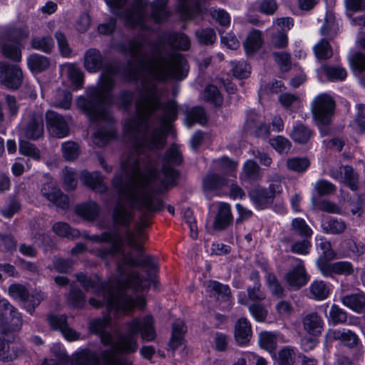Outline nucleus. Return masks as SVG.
<instances>
[{
  "label": "nucleus",
  "instance_id": "e433bc0d",
  "mask_svg": "<svg viewBox=\"0 0 365 365\" xmlns=\"http://www.w3.org/2000/svg\"><path fill=\"white\" fill-rule=\"evenodd\" d=\"M253 202L259 209L264 208L272 202L274 192L267 189H255L250 193Z\"/></svg>",
  "mask_w": 365,
  "mask_h": 365
},
{
  "label": "nucleus",
  "instance_id": "864d4df0",
  "mask_svg": "<svg viewBox=\"0 0 365 365\" xmlns=\"http://www.w3.org/2000/svg\"><path fill=\"white\" fill-rule=\"evenodd\" d=\"M19 151L20 154L32 158L33 160H40V150L35 145L27 140H19Z\"/></svg>",
  "mask_w": 365,
  "mask_h": 365
},
{
  "label": "nucleus",
  "instance_id": "ea45409f",
  "mask_svg": "<svg viewBox=\"0 0 365 365\" xmlns=\"http://www.w3.org/2000/svg\"><path fill=\"white\" fill-rule=\"evenodd\" d=\"M73 365H100L98 354L88 350H82L73 355Z\"/></svg>",
  "mask_w": 365,
  "mask_h": 365
},
{
  "label": "nucleus",
  "instance_id": "6e6552de",
  "mask_svg": "<svg viewBox=\"0 0 365 365\" xmlns=\"http://www.w3.org/2000/svg\"><path fill=\"white\" fill-rule=\"evenodd\" d=\"M22 326L21 314L7 300H0V332L2 334L17 331Z\"/></svg>",
  "mask_w": 365,
  "mask_h": 365
},
{
  "label": "nucleus",
  "instance_id": "0eeeda50",
  "mask_svg": "<svg viewBox=\"0 0 365 365\" xmlns=\"http://www.w3.org/2000/svg\"><path fill=\"white\" fill-rule=\"evenodd\" d=\"M335 108L336 103L329 94L321 93L313 101L312 103V116L321 133L331 123Z\"/></svg>",
  "mask_w": 365,
  "mask_h": 365
},
{
  "label": "nucleus",
  "instance_id": "c756f323",
  "mask_svg": "<svg viewBox=\"0 0 365 365\" xmlns=\"http://www.w3.org/2000/svg\"><path fill=\"white\" fill-rule=\"evenodd\" d=\"M11 339V333L2 334L0 332V360L3 361H11L17 357L16 349L10 345Z\"/></svg>",
  "mask_w": 365,
  "mask_h": 365
},
{
  "label": "nucleus",
  "instance_id": "1a4fd4ad",
  "mask_svg": "<svg viewBox=\"0 0 365 365\" xmlns=\"http://www.w3.org/2000/svg\"><path fill=\"white\" fill-rule=\"evenodd\" d=\"M168 132V130L162 127L155 128L149 137L143 135L140 138H135L134 146L150 152L162 150L167 144Z\"/></svg>",
  "mask_w": 365,
  "mask_h": 365
},
{
  "label": "nucleus",
  "instance_id": "7ed1b4c3",
  "mask_svg": "<svg viewBox=\"0 0 365 365\" xmlns=\"http://www.w3.org/2000/svg\"><path fill=\"white\" fill-rule=\"evenodd\" d=\"M77 280L86 290H91L92 293L102 297V300L91 298L89 304L97 309L106 306L109 311L115 310L116 312H128L134 307L143 309L145 300L143 297L139 296L135 299L124 294L123 288H130L133 290H143L148 287V279L142 277L138 272H132L126 279L120 283L113 285L110 282L104 284L99 280L88 278L84 274H76Z\"/></svg>",
  "mask_w": 365,
  "mask_h": 365
},
{
  "label": "nucleus",
  "instance_id": "f704fd0d",
  "mask_svg": "<svg viewBox=\"0 0 365 365\" xmlns=\"http://www.w3.org/2000/svg\"><path fill=\"white\" fill-rule=\"evenodd\" d=\"M252 334L251 326L249 322L245 319H240L235 324V337L237 342L240 344H247Z\"/></svg>",
  "mask_w": 365,
  "mask_h": 365
},
{
  "label": "nucleus",
  "instance_id": "39448f33",
  "mask_svg": "<svg viewBox=\"0 0 365 365\" xmlns=\"http://www.w3.org/2000/svg\"><path fill=\"white\" fill-rule=\"evenodd\" d=\"M77 104L91 124L97 123L99 120L106 122L105 124L98 126L93 133L94 138L98 140L103 145L118 138L115 121L109 109V108L113 107V106H110L108 102L91 103L89 101L83 100H78Z\"/></svg>",
  "mask_w": 365,
  "mask_h": 365
},
{
  "label": "nucleus",
  "instance_id": "f8f14e48",
  "mask_svg": "<svg viewBox=\"0 0 365 365\" xmlns=\"http://www.w3.org/2000/svg\"><path fill=\"white\" fill-rule=\"evenodd\" d=\"M0 78L7 88L16 91L23 83V73L18 66L0 62Z\"/></svg>",
  "mask_w": 365,
  "mask_h": 365
},
{
  "label": "nucleus",
  "instance_id": "393cba45",
  "mask_svg": "<svg viewBox=\"0 0 365 365\" xmlns=\"http://www.w3.org/2000/svg\"><path fill=\"white\" fill-rule=\"evenodd\" d=\"M82 182L94 192L104 193L107 191V186L103 183L101 176L98 173H88L83 171L81 174Z\"/></svg>",
  "mask_w": 365,
  "mask_h": 365
},
{
  "label": "nucleus",
  "instance_id": "4be33fe9",
  "mask_svg": "<svg viewBox=\"0 0 365 365\" xmlns=\"http://www.w3.org/2000/svg\"><path fill=\"white\" fill-rule=\"evenodd\" d=\"M75 212L85 220L93 222L98 218L101 207L97 202L90 200L78 205L75 208Z\"/></svg>",
  "mask_w": 365,
  "mask_h": 365
},
{
  "label": "nucleus",
  "instance_id": "338daca9",
  "mask_svg": "<svg viewBox=\"0 0 365 365\" xmlns=\"http://www.w3.org/2000/svg\"><path fill=\"white\" fill-rule=\"evenodd\" d=\"M260 169L255 161H246L244 165L243 175L250 180H256L260 177Z\"/></svg>",
  "mask_w": 365,
  "mask_h": 365
},
{
  "label": "nucleus",
  "instance_id": "412c9836",
  "mask_svg": "<svg viewBox=\"0 0 365 365\" xmlns=\"http://www.w3.org/2000/svg\"><path fill=\"white\" fill-rule=\"evenodd\" d=\"M48 321L53 329L60 330L68 340L73 341L78 339V334L68 326L66 317L64 315H50Z\"/></svg>",
  "mask_w": 365,
  "mask_h": 365
},
{
  "label": "nucleus",
  "instance_id": "9b49d317",
  "mask_svg": "<svg viewBox=\"0 0 365 365\" xmlns=\"http://www.w3.org/2000/svg\"><path fill=\"white\" fill-rule=\"evenodd\" d=\"M44 125L41 116L29 115L19 125V134L21 138L37 140L43 135Z\"/></svg>",
  "mask_w": 365,
  "mask_h": 365
},
{
  "label": "nucleus",
  "instance_id": "a211bd4d",
  "mask_svg": "<svg viewBox=\"0 0 365 365\" xmlns=\"http://www.w3.org/2000/svg\"><path fill=\"white\" fill-rule=\"evenodd\" d=\"M176 10L180 15L187 19H192L202 14L201 0H176Z\"/></svg>",
  "mask_w": 365,
  "mask_h": 365
},
{
  "label": "nucleus",
  "instance_id": "2f4dec72",
  "mask_svg": "<svg viewBox=\"0 0 365 365\" xmlns=\"http://www.w3.org/2000/svg\"><path fill=\"white\" fill-rule=\"evenodd\" d=\"M341 303L352 309L353 311L361 313L365 309V294L362 292L347 294L341 298Z\"/></svg>",
  "mask_w": 365,
  "mask_h": 365
},
{
  "label": "nucleus",
  "instance_id": "69168bd1",
  "mask_svg": "<svg viewBox=\"0 0 365 365\" xmlns=\"http://www.w3.org/2000/svg\"><path fill=\"white\" fill-rule=\"evenodd\" d=\"M295 351L290 346H285L278 354L279 365H292L295 359Z\"/></svg>",
  "mask_w": 365,
  "mask_h": 365
},
{
  "label": "nucleus",
  "instance_id": "6ab92c4d",
  "mask_svg": "<svg viewBox=\"0 0 365 365\" xmlns=\"http://www.w3.org/2000/svg\"><path fill=\"white\" fill-rule=\"evenodd\" d=\"M163 110V115L160 118V123L163 125L162 128L169 130L173 127V123L178 118V113L180 107L175 100H169L162 106Z\"/></svg>",
  "mask_w": 365,
  "mask_h": 365
},
{
  "label": "nucleus",
  "instance_id": "2eb2a0df",
  "mask_svg": "<svg viewBox=\"0 0 365 365\" xmlns=\"http://www.w3.org/2000/svg\"><path fill=\"white\" fill-rule=\"evenodd\" d=\"M182 112L185 115L184 124L191 128L195 124L206 125L208 122V115L205 108L202 106H190L184 104Z\"/></svg>",
  "mask_w": 365,
  "mask_h": 365
},
{
  "label": "nucleus",
  "instance_id": "f03ea898",
  "mask_svg": "<svg viewBox=\"0 0 365 365\" xmlns=\"http://www.w3.org/2000/svg\"><path fill=\"white\" fill-rule=\"evenodd\" d=\"M142 61H137L134 64L122 65L118 61L106 62L101 69L97 86L91 88L86 97H79L78 100L108 102L118 110L124 113L130 112L135 99L134 92L128 88H123L113 95L116 86L115 77L120 76L126 83L134 82L138 78V71L143 68Z\"/></svg>",
  "mask_w": 365,
  "mask_h": 365
},
{
  "label": "nucleus",
  "instance_id": "09e8293b",
  "mask_svg": "<svg viewBox=\"0 0 365 365\" xmlns=\"http://www.w3.org/2000/svg\"><path fill=\"white\" fill-rule=\"evenodd\" d=\"M323 71L327 79L331 82L344 81L347 76L346 69L339 66L324 65Z\"/></svg>",
  "mask_w": 365,
  "mask_h": 365
},
{
  "label": "nucleus",
  "instance_id": "473e14b6",
  "mask_svg": "<svg viewBox=\"0 0 365 365\" xmlns=\"http://www.w3.org/2000/svg\"><path fill=\"white\" fill-rule=\"evenodd\" d=\"M312 135V130L302 123L297 122L293 126L289 136L294 142L304 145L310 140Z\"/></svg>",
  "mask_w": 365,
  "mask_h": 365
},
{
  "label": "nucleus",
  "instance_id": "603ef678",
  "mask_svg": "<svg viewBox=\"0 0 365 365\" xmlns=\"http://www.w3.org/2000/svg\"><path fill=\"white\" fill-rule=\"evenodd\" d=\"M232 73L234 78L243 80L250 76L251 71L250 65L245 61L232 62Z\"/></svg>",
  "mask_w": 365,
  "mask_h": 365
},
{
  "label": "nucleus",
  "instance_id": "f3484780",
  "mask_svg": "<svg viewBox=\"0 0 365 365\" xmlns=\"http://www.w3.org/2000/svg\"><path fill=\"white\" fill-rule=\"evenodd\" d=\"M105 57L99 49L90 48L84 54L83 66L90 73H96L104 67L106 63Z\"/></svg>",
  "mask_w": 365,
  "mask_h": 365
},
{
  "label": "nucleus",
  "instance_id": "8fccbe9b",
  "mask_svg": "<svg viewBox=\"0 0 365 365\" xmlns=\"http://www.w3.org/2000/svg\"><path fill=\"white\" fill-rule=\"evenodd\" d=\"M31 45L33 48L49 54L52 52L54 41L50 36L34 37L31 40Z\"/></svg>",
  "mask_w": 365,
  "mask_h": 365
},
{
  "label": "nucleus",
  "instance_id": "58836bf2",
  "mask_svg": "<svg viewBox=\"0 0 365 365\" xmlns=\"http://www.w3.org/2000/svg\"><path fill=\"white\" fill-rule=\"evenodd\" d=\"M93 253L98 257L102 259H106L108 257H114L117 254H120L121 258L119 261L123 259V253H125L123 250V242L121 240L117 242H113L109 247H101L96 249L93 251Z\"/></svg>",
  "mask_w": 365,
  "mask_h": 365
},
{
  "label": "nucleus",
  "instance_id": "c9c22d12",
  "mask_svg": "<svg viewBox=\"0 0 365 365\" xmlns=\"http://www.w3.org/2000/svg\"><path fill=\"white\" fill-rule=\"evenodd\" d=\"M168 42L174 46L178 50L187 51L190 49L191 43L188 36L180 31H173L167 34Z\"/></svg>",
  "mask_w": 365,
  "mask_h": 365
},
{
  "label": "nucleus",
  "instance_id": "dca6fc26",
  "mask_svg": "<svg viewBox=\"0 0 365 365\" xmlns=\"http://www.w3.org/2000/svg\"><path fill=\"white\" fill-rule=\"evenodd\" d=\"M145 41L143 35H138L135 38L130 40L128 43L125 41H117L112 45V48L124 55L132 56H143L140 49L143 48V43Z\"/></svg>",
  "mask_w": 365,
  "mask_h": 365
},
{
  "label": "nucleus",
  "instance_id": "ddd939ff",
  "mask_svg": "<svg viewBox=\"0 0 365 365\" xmlns=\"http://www.w3.org/2000/svg\"><path fill=\"white\" fill-rule=\"evenodd\" d=\"M48 129L58 138L66 137L69 128L63 116L53 110H48L45 115Z\"/></svg>",
  "mask_w": 365,
  "mask_h": 365
},
{
  "label": "nucleus",
  "instance_id": "774afa93",
  "mask_svg": "<svg viewBox=\"0 0 365 365\" xmlns=\"http://www.w3.org/2000/svg\"><path fill=\"white\" fill-rule=\"evenodd\" d=\"M356 113L354 118V123L360 133H365V104H356Z\"/></svg>",
  "mask_w": 365,
  "mask_h": 365
},
{
  "label": "nucleus",
  "instance_id": "e2e57ef3",
  "mask_svg": "<svg viewBox=\"0 0 365 365\" xmlns=\"http://www.w3.org/2000/svg\"><path fill=\"white\" fill-rule=\"evenodd\" d=\"M195 36L199 42L205 46L212 45L216 40L215 31L212 28H205L197 31Z\"/></svg>",
  "mask_w": 365,
  "mask_h": 365
},
{
  "label": "nucleus",
  "instance_id": "f257e3e1",
  "mask_svg": "<svg viewBox=\"0 0 365 365\" xmlns=\"http://www.w3.org/2000/svg\"><path fill=\"white\" fill-rule=\"evenodd\" d=\"M178 176L170 161H165L160 172L150 166L148 171L139 173L133 182L118 189L119 198L113 209V221L128 227L133 219V210L149 212L160 210L161 201L154 193L162 187L173 184Z\"/></svg>",
  "mask_w": 365,
  "mask_h": 365
},
{
  "label": "nucleus",
  "instance_id": "13d9d810",
  "mask_svg": "<svg viewBox=\"0 0 365 365\" xmlns=\"http://www.w3.org/2000/svg\"><path fill=\"white\" fill-rule=\"evenodd\" d=\"M259 343L262 349L271 352L277 346V337L272 332L263 331L259 334Z\"/></svg>",
  "mask_w": 365,
  "mask_h": 365
},
{
  "label": "nucleus",
  "instance_id": "72a5a7b5",
  "mask_svg": "<svg viewBox=\"0 0 365 365\" xmlns=\"http://www.w3.org/2000/svg\"><path fill=\"white\" fill-rule=\"evenodd\" d=\"M287 282L288 284L294 288H299L304 286L307 282V277L302 262L289 273H287Z\"/></svg>",
  "mask_w": 365,
  "mask_h": 365
},
{
  "label": "nucleus",
  "instance_id": "a19ab883",
  "mask_svg": "<svg viewBox=\"0 0 365 365\" xmlns=\"http://www.w3.org/2000/svg\"><path fill=\"white\" fill-rule=\"evenodd\" d=\"M204 100L216 108L221 107L223 98L218 88L212 83L208 84L204 90Z\"/></svg>",
  "mask_w": 365,
  "mask_h": 365
},
{
  "label": "nucleus",
  "instance_id": "423d86ee",
  "mask_svg": "<svg viewBox=\"0 0 365 365\" xmlns=\"http://www.w3.org/2000/svg\"><path fill=\"white\" fill-rule=\"evenodd\" d=\"M148 225L145 220H141L135 225V230H128L125 235L127 245L138 252L135 256L132 253H123V259L117 262V271L121 276L126 273V267H141L148 270H155L157 267L155 259L150 255L143 254V230Z\"/></svg>",
  "mask_w": 365,
  "mask_h": 365
},
{
  "label": "nucleus",
  "instance_id": "aec40b11",
  "mask_svg": "<svg viewBox=\"0 0 365 365\" xmlns=\"http://www.w3.org/2000/svg\"><path fill=\"white\" fill-rule=\"evenodd\" d=\"M110 324L109 317H103L92 320L89 324L91 331L100 334L101 341L104 345H110L113 342V335L104 329Z\"/></svg>",
  "mask_w": 365,
  "mask_h": 365
},
{
  "label": "nucleus",
  "instance_id": "3c124183",
  "mask_svg": "<svg viewBox=\"0 0 365 365\" xmlns=\"http://www.w3.org/2000/svg\"><path fill=\"white\" fill-rule=\"evenodd\" d=\"M53 231L59 237L68 238H77L80 232L76 229H72L69 225L64 222H57L53 225Z\"/></svg>",
  "mask_w": 365,
  "mask_h": 365
},
{
  "label": "nucleus",
  "instance_id": "680f3d73",
  "mask_svg": "<svg viewBox=\"0 0 365 365\" xmlns=\"http://www.w3.org/2000/svg\"><path fill=\"white\" fill-rule=\"evenodd\" d=\"M269 143L271 146L280 154L287 153L292 147L290 141L282 135H278L270 139Z\"/></svg>",
  "mask_w": 365,
  "mask_h": 365
},
{
  "label": "nucleus",
  "instance_id": "4468645a",
  "mask_svg": "<svg viewBox=\"0 0 365 365\" xmlns=\"http://www.w3.org/2000/svg\"><path fill=\"white\" fill-rule=\"evenodd\" d=\"M317 264L322 274L325 277H330L334 274L349 275L354 272L352 264L346 261L329 263L322 258H319Z\"/></svg>",
  "mask_w": 365,
  "mask_h": 365
},
{
  "label": "nucleus",
  "instance_id": "49530a36",
  "mask_svg": "<svg viewBox=\"0 0 365 365\" xmlns=\"http://www.w3.org/2000/svg\"><path fill=\"white\" fill-rule=\"evenodd\" d=\"M28 36L25 30L20 27H11L2 33V38L8 43L22 44V41Z\"/></svg>",
  "mask_w": 365,
  "mask_h": 365
},
{
  "label": "nucleus",
  "instance_id": "9d476101",
  "mask_svg": "<svg viewBox=\"0 0 365 365\" xmlns=\"http://www.w3.org/2000/svg\"><path fill=\"white\" fill-rule=\"evenodd\" d=\"M244 130L250 135L266 138L270 133V126L262 120V115L255 109H250L246 113Z\"/></svg>",
  "mask_w": 365,
  "mask_h": 365
},
{
  "label": "nucleus",
  "instance_id": "4c0bfd02",
  "mask_svg": "<svg viewBox=\"0 0 365 365\" xmlns=\"http://www.w3.org/2000/svg\"><path fill=\"white\" fill-rule=\"evenodd\" d=\"M168 0H154L152 4L150 17L156 24H161L167 21L169 16L166 6Z\"/></svg>",
  "mask_w": 365,
  "mask_h": 365
},
{
  "label": "nucleus",
  "instance_id": "79ce46f5",
  "mask_svg": "<svg viewBox=\"0 0 365 365\" xmlns=\"http://www.w3.org/2000/svg\"><path fill=\"white\" fill-rule=\"evenodd\" d=\"M174 67L171 72L179 79L185 78L188 73L189 65L187 59L181 53H176L173 58Z\"/></svg>",
  "mask_w": 365,
  "mask_h": 365
},
{
  "label": "nucleus",
  "instance_id": "c03bdc74",
  "mask_svg": "<svg viewBox=\"0 0 365 365\" xmlns=\"http://www.w3.org/2000/svg\"><path fill=\"white\" fill-rule=\"evenodd\" d=\"M346 227V224L343 220L333 217H328L324 220L322 223L323 232L327 234H341L344 232Z\"/></svg>",
  "mask_w": 365,
  "mask_h": 365
},
{
  "label": "nucleus",
  "instance_id": "6e6d98bb",
  "mask_svg": "<svg viewBox=\"0 0 365 365\" xmlns=\"http://www.w3.org/2000/svg\"><path fill=\"white\" fill-rule=\"evenodd\" d=\"M8 292L10 297L23 302H26L29 298L28 289L21 284H11L8 288Z\"/></svg>",
  "mask_w": 365,
  "mask_h": 365
},
{
  "label": "nucleus",
  "instance_id": "7c9ffc66",
  "mask_svg": "<svg viewBox=\"0 0 365 365\" xmlns=\"http://www.w3.org/2000/svg\"><path fill=\"white\" fill-rule=\"evenodd\" d=\"M333 336L335 339L339 340L344 346L349 349L357 347L360 345L359 351L363 354L362 346L357 334L351 330H336L334 331Z\"/></svg>",
  "mask_w": 365,
  "mask_h": 365
},
{
  "label": "nucleus",
  "instance_id": "a878e982",
  "mask_svg": "<svg viewBox=\"0 0 365 365\" xmlns=\"http://www.w3.org/2000/svg\"><path fill=\"white\" fill-rule=\"evenodd\" d=\"M349 64L353 73L359 78L360 84L365 88V54L355 52L350 57Z\"/></svg>",
  "mask_w": 365,
  "mask_h": 365
},
{
  "label": "nucleus",
  "instance_id": "b1692460",
  "mask_svg": "<svg viewBox=\"0 0 365 365\" xmlns=\"http://www.w3.org/2000/svg\"><path fill=\"white\" fill-rule=\"evenodd\" d=\"M263 44L262 32L256 29H253L247 34L243 46L245 52L247 56L253 55L257 53Z\"/></svg>",
  "mask_w": 365,
  "mask_h": 365
},
{
  "label": "nucleus",
  "instance_id": "052dcab7",
  "mask_svg": "<svg viewBox=\"0 0 365 365\" xmlns=\"http://www.w3.org/2000/svg\"><path fill=\"white\" fill-rule=\"evenodd\" d=\"M54 37L56 39L61 56L65 58L69 57L72 49L69 46L65 34L61 31H57L54 34Z\"/></svg>",
  "mask_w": 365,
  "mask_h": 365
},
{
  "label": "nucleus",
  "instance_id": "cd10ccee",
  "mask_svg": "<svg viewBox=\"0 0 365 365\" xmlns=\"http://www.w3.org/2000/svg\"><path fill=\"white\" fill-rule=\"evenodd\" d=\"M304 329L311 335L317 336L323 329V320L316 312L309 313L302 319Z\"/></svg>",
  "mask_w": 365,
  "mask_h": 365
},
{
  "label": "nucleus",
  "instance_id": "5fc2aeb1",
  "mask_svg": "<svg viewBox=\"0 0 365 365\" xmlns=\"http://www.w3.org/2000/svg\"><path fill=\"white\" fill-rule=\"evenodd\" d=\"M315 56L321 60L330 58L333 55L332 47L327 39H322L314 48Z\"/></svg>",
  "mask_w": 365,
  "mask_h": 365
},
{
  "label": "nucleus",
  "instance_id": "37998d69",
  "mask_svg": "<svg viewBox=\"0 0 365 365\" xmlns=\"http://www.w3.org/2000/svg\"><path fill=\"white\" fill-rule=\"evenodd\" d=\"M185 332V324L182 321L178 320L173 324L172 336L170 341V347L175 351L182 344Z\"/></svg>",
  "mask_w": 365,
  "mask_h": 365
},
{
  "label": "nucleus",
  "instance_id": "5701e85b",
  "mask_svg": "<svg viewBox=\"0 0 365 365\" xmlns=\"http://www.w3.org/2000/svg\"><path fill=\"white\" fill-rule=\"evenodd\" d=\"M232 220V216L230 205L221 202L215 217L213 228L216 230H222L230 225Z\"/></svg>",
  "mask_w": 365,
  "mask_h": 365
},
{
  "label": "nucleus",
  "instance_id": "bb28decb",
  "mask_svg": "<svg viewBox=\"0 0 365 365\" xmlns=\"http://www.w3.org/2000/svg\"><path fill=\"white\" fill-rule=\"evenodd\" d=\"M27 66L32 73L38 74L46 71L50 66V59L38 53H31L26 59Z\"/></svg>",
  "mask_w": 365,
  "mask_h": 365
},
{
  "label": "nucleus",
  "instance_id": "4d7b16f0",
  "mask_svg": "<svg viewBox=\"0 0 365 365\" xmlns=\"http://www.w3.org/2000/svg\"><path fill=\"white\" fill-rule=\"evenodd\" d=\"M225 183L226 181L224 177H220L215 173L208 174L203 181L204 187L207 190L219 189L224 186Z\"/></svg>",
  "mask_w": 365,
  "mask_h": 365
},
{
  "label": "nucleus",
  "instance_id": "20e7f679",
  "mask_svg": "<svg viewBox=\"0 0 365 365\" xmlns=\"http://www.w3.org/2000/svg\"><path fill=\"white\" fill-rule=\"evenodd\" d=\"M127 334H119L115 341L111 343L112 349L104 351L102 358L105 365H133L126 359H116L115 353L132 354L138 349L137 335L140 334L143 340L153 341L156 333L151 316H146L143 320L134 319L126 324Z\"/></svg>",
  "mask_w": 365,
  "mask_h": 365
},
{
  "label": "nucleus",
  "instance_id": "c85d7f7f",
  "mask_svg": "<svg viewBox=\"0 0 365 365\" xmlns=\"http://www.w3.org/2000/svg\"><path fill=\"white\" fill-rule=\"evenodd\" d=\"M149 128L148 120L142 114L137 112L131 118L126 120L123 130L125 133L147 131Z\"/></svg>",
  "mask_w": 365,
  "mask_h": 365
},
{
  "label": "nucleus",
  "instance_id": "0e129e2a",
  "mask_svg": "<svg viewBox=\"0 0 365 365\" xmlns=\"http://www.w3.org/2000/svg\"><path fill=\"white\" fill-rule=\"evenodd\" d=\"M273 56L281 71L286 73L292 68L291 56L287 52H274Z\"/></svg>",
  "mask_w": 365,
  "mask_h": 365
},
{
  "label": "nucleus",
  "instance_id": "bf43d9fd",
  "mask_svg": "<svg viewBox=\"0 0 365 365\" xmlns=\"http://www.w3.org/2000/svg\"><path fill=\"white\" fill-rule=\"evenodd\" d=\"M64 160H78L80 153L79 145L73 141L65 142L61 146Z\"/></svg>",
  "mask_w": 365,
  "mask_h": 365
},
{
  "label": "nucleus",
  "instance_id": "de8ad7c7",
  "mask_svg": "<svg viewBox=\"0 0 365 365\" xmlns=\"http://www.w3.org/2000/svg\"><path fill=\"white\" fill-rule=\"evenodd\" d=\"M312 297L317 300H324L330 294V287L322 280H316L309 287Z\"/></svg>",
  "mask_w": 365,
  "mask_h": 365
},
{
  "label": "nucleus",
  "instance_id": "a18cd8bd",
  "mask_svg": "<svg viewBox=\"0 0 365 365\" xmlns=\"http://www.w3.org/2000/svg\"><path fill=\"white\" fill-rule=\"evenodd\" d=\"M23 44L4 42L1 44L2 55L14 62H19L21 60V48Z\"/></svg>",
  "mask_w": 365,
  "mask_h": 365
}]
</instances>
